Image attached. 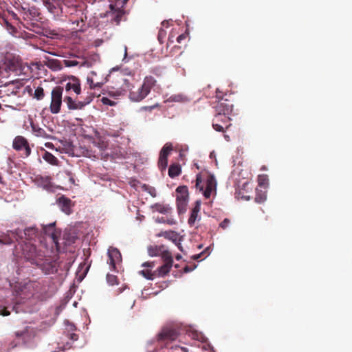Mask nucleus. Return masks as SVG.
Masks as SVG:
<instances>
[{"label":"nucleus","instance_id":"nucleus-45","mask_svg":"<svg viewBox=\"0 0 352 352\" xmlns=\"http://www.w3.org/2000/svg\"><path fill=\"white\" fill-rule=\"evenodd\" d=\"M164 223H166L169 225H175L176 224V221L173 218H166V219H163Z\"/></svg>","mask_w":352,"mask_h":352},{"label":"nucleus","instance_id":"nucleus-43","mask_svg":"<svg viewBox=\"0 0 352 352\" xmlns=\"http://www.w3.org/2000/svg\"><path fill=\"white\" fill-rule=\"evenodd\" d=\"M101 101L104 104H107V105H109V106H113L116 102L111 100L110 99H109L107 97H103L102 99H101Z\"/></svg>","mask_w":352,"mask_h":352},{"label":"nucleus","instance_id":"nucleus-47","mask_svg":"<svg viewBox=\"0 0 352 352\" xmlns=\"http://www.w3.org/2000/svg\"><path fill=\"white\" fill-rule=\"evenodd\" d=\"M67 174V176H68V178H69V182H70V184L72 185H74L75 184V179H74V178L73 177V175L71 173H69V172H68Z\"/></svg>","mask_w":352,"mask_h":352},{"label":"nucleus","instance_id":"nucleus-63","mask_svg":"<svg viewBox=\"0 0 352 352\" xmlns=\"http://www.w3.org/2000/svg\"><path fill=\"white\" fill-rule=\"evenodd\" d=\"M178 96H175L173 100H175V101H178L179 100L177 98Z\"/></svg>","mask_w":352,"mask_h":352},{"label":"nucleus","instance_id":"nucleus-24","mask_svg":"<svg viewBox=\"0 0 352 352\" xmlns=\"http://www.w3.org/2000/svg\"><path fill=\"white\" fill-rule=\"evenodd\" d=\"M173 264L164 263L162 266L159 267L155 272H156V277L164 276L170 272Z\"/></svg>","mask_w":352,"mask_h":352},{"label":"nucleus","instance_id":"nucleus-29","mask_svg":"<svg viewBox=\"0 0 352 352\" xmlns=\"http://www.w3.org/2000/svg\"><path fill=\"white\" fill-rule=\"evenodd\" d=\"M43 158L44 160H45L47 162L50 163L52 165H57L58 160L57 158L51 153L48 151H45L44 154L43 155Z\"/></svg>","mask_w":352,"mask_h":352},{"label":"nucleus","instance_id":"nucleus-61","mask_svg":"<svg viewBox=\"0 0 352 352\" xmlns=\"http://www.w3.org/2000/svg\"><path fill=\"white\" fill-rule=\"evenodd\" d=\"M175 258L179 261V260H180L182 258V256L180 254H177L175 256Z\"/></svg>","mask_w":352,"mask_h":352},{"label":"nucleus","instance_id":"nucleus-11","mask_svg":"<svg viewBox=\"0 0 352 352\" xmlns=\"http://www.w3.org/2000/svg\"><path fill=\"white\" fill-rule=\"evenodd\" d=\"M172 150V144L166 143L160 151V157L158 160V167L162 171L166 170L168 166V156L169 155Z\"/></svg>","mask_w":352,"mask_h":352},{"label":"nucleus","instance_id":"nucleus-58","mask_svg":"<svg viewBox=\"0 0 352 352\" xmlns=\"http://www.w3.org/2000/svg\"><path fill=\"white\" fill-rule=\"evenodd\" d=\"M173 43V40L169 36L168 39L167 46L168 47L170 44Z\"/></svg>","mask_w":352,"mask_h":352},{"label":"nucleus","instance_id":"nucleus-49","mask_svg":"<svg viewBox=\"0 0 352 352\" xmlns=\"http://www.w3.org/2000/svg\"><path fill=\"white\" fill-rule=\"evenodd\" d=\"M186 37H187V36L186 34H180L177 38V43H180L182 42V41L184 40V39H186Z\"/></svg>","mask_w":352,"mask_h":352},{"label":"nucleus","instance_id":"nucleus-28","mask_svg":"<svg viewBox=\"0 0 352 352\" xmlns=\"http://www.w3.org/2000/svg\"><path fill=\"white\" fill-rule=\"evenodd\" d=\"M38 185L41 186L44 189L50 190L52 187L50 177H41L37 179Z\"/></svg>","mask_w":352,"mask_h":352},{"label":"nucleus","instance_id":"nucleus-53","mask_svg":"<svg viewBox=\"0 0 352 352\" xmlns=\"http://www.w3.org/2000/svg\"><path fill=\"white\" fill-rule=\"evenodd\" d=\"M179 241H181V239H179ZM175 243V245L177 246V248H179V250L180 251H182V252H183V251H184L183 248H182V244H181L180 241H179L178 243L176 241V243Z\"/></svg>","mask_w":352,"mask_h":352},{"label":"nucleus","instance_id":"nucleus-48","mask_svg":"<svg viewBox=\"0 0 352 352\" xmlns=\"http://www.w3.org/2000/svg\"><path fill=\"white\" fill-rule=\"evenodd\" d=\"M78 65V62L76 60H66V65L69 67L76 66Z\"/></svg>","mask_w":352,"mask_h":352},{"label":"nucleus","instance_id":"nucleus-1","mask_svg":"<svg viewBox=\"0 0 352 352\" xmlns=\"http://www.w3.org/2000/svg\"><path fill=\"white\" fill-rule=\"evenodd\" d=\"M95 98V94L91 91H87L85 97L81 96L80 99H73L68 96L65 97L64 102L66 103L69 110H82L84 107L90 104Z\"/></svg>","mask_w":352,"mask_h":352},{"label":"nucleus","instance_id":"nucleus-10","mask_svg":"<svg viewBox=\"0 0 352 352\" xmlns=\"http://www.w3.org/2000/svg\"><path fill=\"white\" fill-rule=\"evenodd\" d=\"M107 254L109 257L107 263L109 264L112 270L116 271V265H119L122 262V255L120 252L116 248L110 247L108 249Z\"/></svg>","mask_w":352,"mask_h":352},{"label":"nucleus","instance_id":"nucleus-52","mask_svg":"<svg viewBox=\"0 0 352 352\" xmlns=\"http://www.w3.org/2000/svg\"><path fill=\"white\" fill-rule=\"evenodd\" d=\"M201 177L199 175H197V179H196V187L198 188L199 184L201 183Z\"/></svg>","mask_w":352,"mask_h":352},{"label":"nucleus","instance_id":"nucleus-64","mask_svg":"<svg viewBox=\"0 0 352 352\" xmlns=\"http://www.w3.org/2000/svg\"><path fill=\"white\" fill-rule=\"evenodd\" d=\"M91 75L93 76V75H96V72H91Z\"/></svg>","mask_w":352,"mask_h":352},{"label":"nucleus","instance_id":"nucleus-12","mask_svg":"<svg viewBox=\"0 0 352 352\" xmlns=\"http://www.w3.org/2000/svg\"><path fill=\"white\" fill-rule=\"evenodd\" d=\"M42 231L44 235L50 237L54 243L56 245L58 242V237L60 234V232L55 228V223H52L48 225L42 226Z\"/></svg>","mask_w":352,"mask_h":352},{"label":"nucleus","instance_id":"nucleus-33","mask_svg":"<svg viewBox=\"0 0 352 352\" xmlns=\"http://www.w3.org/2000/svg\"><path fill=\"white\" fill-rule=\"evenodd\" d=\"M163 236L166 239H168L172 241L173 243H176V241H177L178 238H179V234L176 232H174V231L165 232L163 234Z\"/></svg>","mask_w":352,"mask_h":352},{"label":"nucleus","instance_id":"nucleus-37","mask_svg":"<svg viewBox=\"0 0 352 352\" xmlns=\"http://www.w3.org/2000/svg\"><path fill=\"white\" fill-rule=\"evenodd\" d=\"M45 96L43 88L41 87H38L34 94V97L37 100H42Z\"/></svg>","mask_w":352,"mask_h":352},{"label":"nucleus","instance_id":"nucleus-44","mask_svg":"<svg viewBox=\"0 0 352 352\" xmlns=\"http://www.w3.org/2000/svg\"><path fill=\"white\" fill-rule=\"evenodd\" d=\"M230 223V220L229 219H227L226 218L221 223H220V227L222 228V229H226L228 227L229 224Z\"/></svg>","mask_w":352,"mask_h":352},{"label":"nucleus","instance_id":"nucleus-41","mask_svg":"<svg viewBox=\"0 0 352 352\" xmlns=\"http://www.w3.org/2000/svg\"><path fill=\"white\" fill-rule=\"evenodd\" d=\"M160 104L156 103V104H155L153 105H151V106H143L140 109V111L151 112L155 109L160 108Z\"/></svg>","mask_w":352,"mask_h":352},{"label":"nucleus","instance_id":"nucleus-7","mask_svg":"<svg viewBox=\"0 0 352 352\" xmlns=\"http://www.w3.org/2000/svg\"><path fill=\"white\" fill-rule=\"evenodd\" d=\"M124 81L126 87L129 89V98L131 100L134 102H140L148 96V94L144 89L142 85L138 87L132 86V87L130 88L128 80L124 79Z\"/></svg>","mask_w":352,"mask_h":352},{"label":"nucleus","instance_id":"nucleus-17","mask_svg":"<svg viewBox=\"0 0 352 352\" xmlns=\"http://www.w3.org/2000/svg\"><path fill=\"white\" fill-rule=\"evenodd\" d=\"M58 204L59 205L61 210L67 214H70L72 212V208L74 204L72 200L67 197L62 196L58 199Z\"/></svg>","mask_w":352,"mask_h":352},{"label":"nucleus","instance_id":"nucleus-55","mask_svg":"<svg viewBox=\"0 0 352 352\" xmlns=\"http://www.w3.org/2000/svg\"><path fill=\"white\" fill-rule=\"evenodd\" d=\"M25 333V331H20V332H16V336L19 338L20 337H23L24 336V334Z\"/></svg>","mask_w":352,"mask_h":352},{"label":"nucleus","instance_id":"nucleus-21","mask_svg":"<svg viewBox=\"0 0 352 352\" xmlns=\"http://www.w3.org/2000/svg\"><path fill=\"white\" fill-rule=\"evenodd\" d=\"M32 286L31 284H26L23 285L21 287V290L16 291L17 296H19L21 299L29 298L32 296L33 293L31 292Z\"/></svg>","mask_w":352,"mask_h":352},{"label":"nucleus","instance_id":"nucleus-20","mask_svg":"<svg viewBox=\"0 0 352 352\" xmlns=\"http://www.w3.org/2000/svg\"><path fill=\"white\" fill-rule=\"evenodd\" d=\"M9 71H17V65L14 62L9 61L8 63H5L3 67L0 66V77H6Z\"/></svg>","mask_w":352,"mask_h":352},{"label":"nucleus","instance_id":"nucleus-15","mask_svg":"<svg viewBox=\"0 0 352 352\" xmlns=\"http://www.w3.org/2000/svg\"><path fill=\"white\" fill-rule=\"evenodd\" d=\"M87 16L86 13L80 11L76 14V19L74 16L71 19L73 24H75L78 28V30L80 32H84L87 30V25H86V21Z\"/></svg>","mask_w":352,"mask_h":352},{"label":"nucleus","instance_id":"nucleus-19","mask_svg":"<svg viewBox=\"0 0 352 352\" xmlns=\"http://www.w3.org/2000/svg\"><path fill=\"white\" fill-rule=\"evenodd\" d=\"M216 184H217L214 176H208L206 180V187L204 192V195L206 198H210L212 191L215 190Z\"/></svg>","mask_w":352,"mask_h":352},{"label":"nucleus","instance_id":"nucleus-35","mask_svg":"<svg viewBox=\"0 0 352 352\" xmlns=\"http://www.w3.org/2000/svg\"><path fill=\"white\" fill-rule=\"evenodd\" d=\"M266 197H267V196H266L265 192H263L262 190H259L256 189V195L255 197L256 202H257L258 204H261L265 201Z\"/></svg>","mask_w":352,"mask_h":352},{"label":"nucleus","instance_id":"nucleus-42","mask_svg":"<svg viewBox=\"0 0 352 352\" xmlns=\"http://www.w3.org/2000/svg\"><path fill=\"white\" fill-rule=\"evenodd\" d=\"M166 36V32L163 29L160 28L158 32L157 39L160 43L164 42V39Z\"/></svg>","mask_w":352,"mask_h":352},{"label":"nucleus","instance_id":"nucleus-46","mask_svg":"<svg viewBox=\"0 0 352 352\" xmlns=\"http://www.w3.org/2000/svg\"><path fill=\"white\" fill-rule=\"evenodd\" d=\"M142 266L149 267V268H153L155 266V263H154V262H148H148H145V263H142Z\"/></svg>","mask_w":352,"mask_h":352},{"label":"nucleus","instance_id":"nucleus-62","mask_svg":"<svg viewBox=\"0 0 352 352\" xmlns=\"http://www.w3.org/2000/svg\"><path fill=\"white\" fill-rule=\"evenodd\" d=\"M175 349H180L181 351H184V349L182 347H176Z\"/></svg>","mask_w":352,"mask_h":352},{"label":"nucleus","instance_id":"nucleus-9","mask_svg":"<svg viewBox=\"0 0 352 352\" xmlns=\"http://www.w3.org/2000/svg\"><path fill=\"white\" fill-rule=\"evenodd\" d=\"M230 118L228 116H214L212 127L218 132H224L226 129H228L230 126Z\"/></svg>","mask_w":352,"mask_h":352},{"label":"nucleus","instance_id":"nucleus-60","mask_svg":"<svg viewBox=\"0 0 352 352\" xmlns=\"http://www.w3.org/2000/svg\"><path fill=\"white\" fill-rule=\"evenodd\" d=\"M6 107H10L12 109H16V108L12 104H6Z\"/></svg>","mask_w":352,"mask_h":352},{"label":"nucleus","instance_id":"nucleus-22","mask_svg":"<svg viewBox=\"0 0 352 352\" xmlns=\"http://www.w3.org/2000/svg\"><path fill=\"white\" fill-rule=\"evenodd\" d=\"M14 243L11 230H8L6 233H2L0 235V247L2 245H9Z\"/></svg>","mask_w":352,"mask_h":352},{"label":"nucleus","instance_id":"nucleus-57","mask_svg":"<svg viewBox=\"0 0 352 352\" xmlns=\"http://www.w3.org/2000/svg\"><path fill=\"white\" fill-rule=\"evenodd\" d=\"M155 191V189L153 188H150V190L148 191V192L153 196V197H155V193H154L153 192Z\"/></svg>","mask_w":352,"mask_h":352},{"label":"nucleus","instance_id":"nucleus-13","mask_svg":"<svg viewBox=\"0 0 352 352\" xmlns=\"http://www.w3.org/2000/svg\"><path fill=\"white\" fill-rule=\"evenodd\" d=\"M63 0H45L44 5L52 14L59 15L63 13Z\"/></svg>","mask_w":352,"mask_h":352},{"label":"nucleus","instance_id":"nucleus-56","mask_svg":"<svg viewBox=\"0 0 352 352\" xmlns=\"http://www.w3.org/2000/svg\"><path fill=\"white\" fill-rule=\"evenodd\" d=\"M203 253H200V254H195L193 256V258L195 259V260H197L199 259V258H201V256H202Z\"/></svg>","mask_w":352,"mask_h":352},{"label":"nucleus","instance_id":"nucleus-36","mask_svg":"<svg viewBox=\"0 0 352 352\" xmlns=\"http://www.w3.org/2000/svg\"><path fill=\"white\" fill-rule=\"evenodd\" d=\"M124 15V12L122 10H116L115 12H113V19L116 23V24H119L120 21L122 20V17Z\"/></svg>","mask_w":352,"mask_h":352},{"label":"nucleus","instance_id":"nucleus-51","mask_svg":"<svg viewBox=\"0 0 352 352\" xmlns=\"http://www.w3.org/2000/svg\"><path fill=\"white\" fill-rule=\"evenodd\" d=\"M0 314L3 316H7L10 315V311L6 309H3L1 310Z\"/></svg>","mask_w":352,"mask_h":352},{"label":"nucleus","instance_id":"nucleus-4","mask_svg":"<svg viewBox=\"0 0 352 352\" xmlns=\"http://www.w3.org/2000/svg\"><path fill=\"white\" fill-rule=\"evenodd\" d=\"M12 148L21 153V156L23 158L29 157L31 154V147L28 140L21 135H17L14 138L12 142Z\"/></svg>","mask_w":352,"mask_h":352},{"label":"nucleus","instance_id":"nucleus-18","mask_svg":"<svg viewBox=\"0 0 352 352\" xmlns=\"http://www.w3.org/2000/svg\"><path fill=\"white\" fill-rule=\"evenodd\" d=\"M201 209V201H197L195 202L194 208L192 209L190 215L188 220V223L190 227L193 226L197 220H199V212Z\"/></svg>","mask_w":352,"mask_h":352},{"label":"nucleus","instance_id":"nucleus-6","mask_svg":"<svg viewBox=\"0 0 352 352\" xmlns=\"http://www.w3.org/2000/svg\"><path fill=\"white\" fill-rule=\"evenodd\" d=\"M22 254L24 258L34 263L38 258L43 256V254L40 251H38L36 246L31 243H25L22 245Z\"/></svg>","mask_w":352,"mask_h":352},{"label":"nucleus","instance_id":"nucleus-34","mask_svg":"<svg viewBox=\"0 0 352 352\" xmlns=\"http://www.w3.org/2000/svg\"><path fill=\"white\" fill-rule=\"evenodd\" d=\"M164 248V245L149 247L148 248V254L151 256H159L160 251Z\"/></svg>","mask_w":352,"mask_h":352},{"label":"nucleus","instance_id":"nucleus-3","mask_svg":"<svg viewBox=\"0 0 352 352\" xmlns=\"http://www.w3.org/2000/svg\"><path fill=\"white\" fill-rule=\"evenodd\" d=\"M63 87L56 86L51 92V102L50 105V112L53 114L60 113L63 102Z\"/></svg>","mask_w":352,"mask_h":352},{"label":"nucleus","instance_id":"nucleus-26","mask_svg":"<svg viewBox=\"0 0 352 352\" xmlns=\"http://www.w3.org/2000/svg\"><path fill=\"white\" fill-rule=\"evenodd\" d=\"M31 127L34 135L44 138L47 137L45 131L43 129L38 126V125L34 124V123H31Z\"/></svg>","mask_w":352,"mask_h":352},{"label":"nucleus","instance_id":"nucleus-40","mask_svg":"<svg viewBox=\"0 0 352 352\" xmlns=\"http://www.w3.org/2000/svg\"><path fill=\"white\" fill-rule=\"evenodd\" d=\"M156 210L160 213L166 214L168 213L171 208L168 206L159 204L156 205Z\"/></svg>","mask_w":352,"mask_h":352},{"label":"nucleus","instance_id":"nucleus-54","mask_svg":"<svg viewBox=\"0 0 352 352\" xmlns=\"http://www.w3.org/2000/svg\"><path fill=\"white\" fill-rule=\"evenodd\" d=\"M162 25L163 27L168 28L169 26V21H166V20H164V21H162Z\"/></svg>","mask_w":352,"mask_h":352},{"label":"nucleus","instance_id":"nucleus-5","mask_svg":"<svg viewBox=\"0 0 352 352\" xmlns=\"http://www.w3.org/2000/svg\"><path fill=\"white\" fill-rule=\"evenodd\" d=\"M177 193V208L178 213H184L186 210L188 201V190L186 186H178L176 189Z\"/></svg>","mask_w":352,"mask_h":352},{"label":"nucleus","instance_id":"nucleus-2","mask_svg":"<svg viewBox=\"0 0 352 352\" xmlns=\"http://www.w3.org/2000/svg\"><path fill=\"white\" fill-rule=\"evenodd\" d=\"M11 233L12 239L16 241H19V239L32 241L41 234L38 228L35 226L27 227L23 230L16 228L14 230H11Z\"/></svg>","mask_w":352,"mask_h":352},{"label":"nucleus","instance_id":"nucleus-8","mask_svg":"<svg viewBox=\"0 0 352 352\" xmlns=\"http://www.w3.org/2000/svg\"><path fill=\"white\" fill-rule=\"evenodd\" d=\"M233 104L227 99H220L217 101L214 106L216 115L215 116H225L230 117L232 111Z\"/></svg>","mask_w":352,"mask_h":352},{"label":"nucleus","instance_id":"nucleus-39","mask_svg":"<svg viewBox=\"0 0 352 352\" xmlns=\"http://www.w3.org/2000/svg\"><path fill=\"white\" fill-rule=\"evenodd\" d=\"M107 281L110 285L118 284V278L116 276L108 274L107 275Z\"/></svg>","mask_w":352,"mask_h":352},{"label":"nucleus","instance_id":"nucleus-16","mask_svg":"<svg viewBox=\"0 0 352 352\" xmlns=\"http://www.w3.org/2000/svg\"><path fill=\"white\" fill-rule=\"evenodd\" d=\"M65 91H72L76 95H79L81 93L80 80L74 76L70 78L69 82L65 85Z\"/></svg>","mask_w":352,"mask_h":352},{"label":"nucleus","instance_id":"nucleus-14","mask_svg":"<svg viewBox=\"0 0 352 352\" xmlns=\"http://www.w3.org/2000/svg\"><path fill=\"white\" fill-rule=\"evenodd\" d=\"M178 331L173 328H164L162 332L158 335V340L160 341H173L178 337Z\"/></svg>","mask_w":352,"mask_h":352},{"label":"nucleus","instance_id":"nucleus-30","mask_svg":"<svg viewBox=\"0 0 352 352\" xmlns=\"http://www.w3.org/2000/svg\"><path fill=\"white\" fill-rule=\"evenodd\" d=\"M87 82L89 85V89L91 90L96 88H100L104 83V82L95 81L92 76H88L87 78Z\"/></svg>","mask_w":352,"mask_h":352},{"label":"nucleus","instance_id":"nucleus-59","mask_svg":"<svg viewBox=\"0 0 352 352\" xmlns=\"http://www.w3.org/2000/svg\"><path fill=\"white\" fill-rule=\"evenodd\" d=\"M191 270H192V269H191V268H190V267H188V266H186V267H184V272H190Z\"/></svg>","mask_w":352,"mask_h":352},{"label":"nucleus","instance_id":"nucleus-31","mask_svg":"<svg viewBox=\"0 0 352 352\" xmlns=\"http://www.w3.org/2000/svg\"><path fill=\"white\" fill-rule=\"evenodd\" d=\"M9 92L14 96L16 94L13 90L10 91V86L8 85H0V98H3L6 96H10Z\"/></svg>","mask_w":352,"mask_h":352},{"label":"nucleus","instance_id":"nucleus-27","mask_svg":"<svg viewBox=\"0 0 352 352\" xmlns=\"http://www.w3.org/2000/svg\"><path fill=\"white\" fill-rule=\"evenodd\" d=\"M160 252H161L160 253L159 256H162V259L164 261V263H168V264H173V256H172L171 253L170 252H168V250H165L164 248L163 249H162V250Z\"/></svg>","mask_w":352,"mask_h":352},{"label":"nucleus","instance_id":"nucleus-50","mask_svg":"<svg viewBox=\"0 0 352 352\" xmlns=\"http://www.w3.org/2000/svg\"><path fill=\"white\" fill-rule=\"evenodd\" d=\"M69 338L74 341H76L78 338V336L74 333H69Z\"/></svg>","mask_w":352,"mask_h":352},{"label":"nucleus","instance_id":"nucleus-38","mask_svg":"<svg viewBox=\"0 0 352 352\" xmlns=\"http://www.w3.org/2000/svg\"><path fill=\"white\" fill-rule=\"evenodd\" d=\"M258 184L261 186H265L268 183V177L266 175H259L258 176Z\"/></svg>","mask_w":352,"mask_h":352},{"label":"nucleus","instance_id":"nucleus-25","mask_svg":"<svg viewBox=\"0 0 352 352\" xmlns=\"http://www.w3.org/2000/svg\"><path fill=\"white\" fill-rule=\"evenodd\" d=\"M182 172L181 166L178 164H173L168 169V175L171 178H174L180 175Z\"/></svg>","mask_w":352,"mask_h":352},{"label":"nucleus","instance_id":"nucleus-32","mask_svg":"<svg viewBox=\"0 0 352 352\" xmlns=\"http://www.w3.org/2000/svg\"><path fill=\"white\" fill-rule=\"evenodd\" d=\"M139 274L148 280H153L156 277V272L149 269L140 270Z\"/></svg>","mask_w":352,"mask_h":352},{"label":"nucleus","instance_id":"nucleus-23","mask_svg":"<svg viewBox=\"0 0 352 352\" xmlns=\"http://www.w3.org/2000/svg\"><path fill=\"white\" fill-rule=\"evenodd\" d=\"M156 84V80L153 76H146L142 84L144 87V89L148 94L151 91L152 87H153Z\"/></svg>","mask_w":352,"mask_h":352}]
</instances>
